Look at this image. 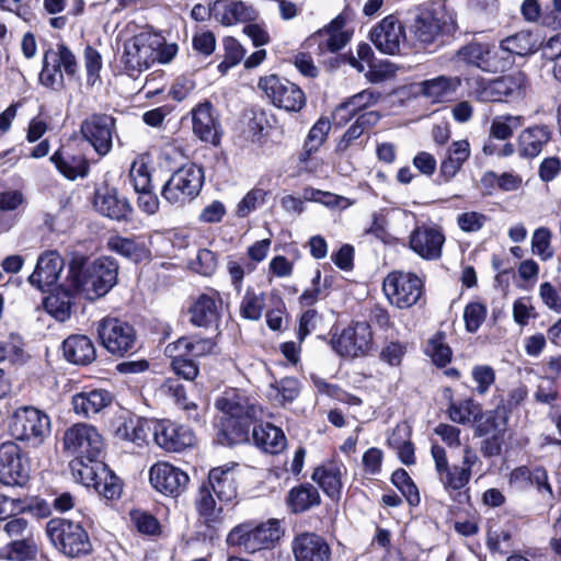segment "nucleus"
Segmentation results:
<instances>
[{"label": "nucleus", "instance_id": "f257e3e1", "mask_svg": "<svg viewBox=\"0 0 561 561\" xmlns=\"http://www.w3.org/2000/svg\"><path fill=\"white\" fill-rule=\"evenodd\" d=\"M176 53L175 44H167L159 34L141 30L124 41L121 64L129 76H134L149 69L157 61L170 62Z\"/></svg>", "mask_w": 561, "mask_h": 561}, {"label": "nucleus", "instance_id": "f03ea898", "mask_svg": "<svg viewBox=\"0 0 561 561\" xmlns=\"http://www.w3.org/2000/svg\"><path fill=\"white\" fill-rule=\"evenodd\" d=\"M216 408L227 415L219 437H226L229 445L247 440L250 424L261 415V409L236 390L225 392Z\"/></svg>", "mask_w": 561, "mask_h": 561}, {"label": "nucleus", "instance_id": "7ed1b4c3", "mask_svg": "<svg viewBox=\"0 0 561 561\" xmlns=\"http://www.w3.org/2000/svg\"><path fill=\"white\" fill-rule=\"evenodd\" d=\"M467 84L468 95L481 103L518 101L525 98L528 89L527 76L522 71L495 79L473 77Z\"/></svg>", "mask_w": 561, "mask_h": 561}, {"label": "nucleus", "instance_id": "20e7f679", "mask_svg": "<svg viewBox=\"0 0 561 561\" xmlns=\"http://www.w3.org/2000/svg\"><path fill=\"white\" fill-rule=\"evenodd\" d=\"M283 534L279 522L276 519H268L256 526L241 524L230 530L227 536V543L238 547L244 552L255 553L274 548Z\"/></svg>", "mask_w": 561, "mask_h": 561}, {"label": "nucleus", "instance_id": "39448f33", "mask_svg": "<svg viewBox=\"0 0 561 561\" xmlns=\"http://www.w3.org/2000/svg\"><path fill=\"white\" fill-rule=\"evenodd\" d=\"M118 264L108 256L95 260L76 279V289L88 300L105 296L117 283Z\"/></svg>", "mask_w": 561, "mask_h": 561}, {"label": "nucleus", "instance_id": "423d86ee", "mask_svg": "<svg viewBox=\"0 0 561 561\" xmlns=\"http://www.w3.org/2000/svg\"><path fill=\"white\" fill-rule=\"evenodd\" d=\"M46 534L55 548L70 558L88 554L92 550L89 535L79 523L54 518L47 523Z\"/></svg>", "mask_w": 561, "mask_h": 561}, {"label": "nucleus", "instance_id": "0eeeda50", "mask_svg": "<svg viewBox=\"0 0 561 561\" xmlns=\"http://www.w3.org/2000/svg\"><path fill=\"white\" fill-rule=\"evenodd\" d=\"M203 184V168L194 163L185 164L165 182L161 196L171 205L182 206L199 194Z\"/></svg>", "mask_w": 561, "mask_h": 561}, {"label": "nucleus", "instance_id": "6e6552de", "mask_svg": "<svg viewBox=\"0 0 561 561\" xmlns=\"http://www.w3.org/2000/svg\"><path fill=\"white\" fill-rule=\"evenodd\" d=\"M9 428L15 439L38 446L50 434V419L36 408L22 407L12 414Z\"/></svg>", "mask_w": 561, "mask_h": 561}, {"label": "nucleus", "instance_id": "1a4fd4ad", "mask_svg": "<svg viewBox=\"0 0 561 561\" xmlns=\"http://www.w3.org/2000/svg\"><path fill=\"white\" fill-rule=\"evenodd\" d=\"M62 448L75 459L95 460L102 455L104 442L95 426L77 423L65 431Z\"/></svg>", "mask_w": 561, "mask_h": 561}, {"label": "nucleus", "instance_id": "9d476101", "mask_svg": "<svg viewBox=\"0 0 561 561\" xmlns=\"http://www.w3.org/2000/svg\"><path fill=\"white\" fill-rule=\"evenodd\" d=\"M96 331L101 345L115 356H124L136 350L137 334L127 321L105 317L98 322Z\"/></svg>", "mask_w": 561, "mask_h": 561}, {"label": "nucleus", "instance_id": "9b49d317", "mask_svg": "<svg viewBox=\"0 0 561 561\" xmlns=\"http://www.w3.org/2000/svg\"><path fill=\"white\" fill-rule=\"evenodd\" d=\"M61 68L68 76H73L78 69L76 56L62 43L57 44L56 49L45 53L43 69L39 73L41 83L53 90H60L64 87Z\"/></svg>", "mask_w": 561, "mask_h": 561}, {"label": "nucleus", "instance_id": "f8f14e48", "mask_svg": "<svg viewBox=\"0 0 561 561\" xmlns=\"http://www.w3.org/2000/svg\"><path fill=\"white\" fill-rule=\"evenodd\" d=\"M454 58L467 66L492 73L503 71L512 64L508 56L500 55L496 46L479 42H471L460 47Z\"/></svg>", "mask_w": 561, "mask_h": 561}, {"label": "nucleus", "instance_id": "ddd939ff", "mask_svg": "<svg viewBox=\"0 0 561 561\" xmlns=\"http://www.w3.org/2000/svg\"><path fill=\"white\" fill-rule=\"evenodd\" d=\"M257 85L275 106L287 112H299L306 104L304 91L285 78L271 75L261 78Z\"/></svg>", "mask_w": 561, "mask_h": 561}, {"label": "nucleus", "instance_id": "4468645a", "mask_svg": "<svg viewBox=\"0 0 561 561\" xmlns=\"http://www.w3.org/2000/svg\"><path fill=\"white\" fill-rule=\"evenodd\" d=\"M422 280L413 273L392 272L388 274L382 289L391 305L404 309L414 306L422 295Z\"/></svg>", "mask_w": 561, "mask_h": 561}, {"label": "nucleus", "instance_id": "2eb2a0df", "mask_svg": "<svg viewBox=\"0 0 561 561\" xmlns=\"http://www.w3.org/2000/svg\"><path fill=\"white\" fill-rule=\"evenodd\" d=\"M80 133L94 151L104 157L113 147V139L116 136V119L108 114L93 113L82 121Z\"/></svg>", "mask_w": 561, "mask_h": 561}, {"label": "nucleus", "instance_id": "dca6fc26", "mask_svg": "<svg viewBox=\"0 0 561 561\" xmlns=\"http://www.w3.org/2000/svg\"><path fill=\"white\" fill-rule=\"evenodd\" d=\"M373 342V332L368 323L356 322L345 328L331 341L333 350L344 357H358L366 354Z\"/></svg>", "mask_w": 561, "mask_h": 561}, {"label": "nucleus", "instance_id": "f3484780", "mask_svg": "<svg viewBox=\"0 0 561 561\" xmlns=\"http://www.w3.org/2000/svg\"><path fill=\"white\" fill-rule=\"evenodd\" d=\"M30 465L20 447L12 442L0 445V482L5 485H23L28 480Z\"/></svg>", "mask_w": 561, "mask_h": 561}, {"label": "nucleus", "instance_id": "a211bd4d", "mask_svg": "<svg viewBox=\"0 0 561 561\" xmlns=\"http://www.w3.org/2000/svg\"><path fill=\"white\" fill-rule=\"evenodd\" d=\"M454 31V23L448 22L444 15L439 16L431 10L421 11L412 25L415 39L424 47L438 43Z\"/></svg>", "mask_w": 561, "mask_h": 561}, {"label": "nucleus", "instance_id": "6ab92c4d", "mask_svg": "<svg viewBox=\"0 0 561 561\" xmlns=\"http://www.w3.org/2000/svg\"><path fill=\"white\" fill-rule=\"evenodd\" d=\"M153 438L157 445L167 451L180 453L193 446L195 435L193 431L182 424L162 420L153 427Z\"/></svg>", "mask_w": 561, "mask_h": 561}, {"label": "nucleus", "instance_id": "aec40b11", "mask_svg": "<svg viewBox=\"0 0 561 561\" xmlns=\"http://www.w3.org/2000/svg\"><path fill=\"white\" fill-rule=\"evenodd\" d=\"M149 480L157 491L178 496L186 489L190 478L186 472L169 462H157L150 468Z\"/></svg>", "mask_w": 561, "mask_h": 561}, {"label": "nucleus", "instance_id": "412c9836", "mask_svg": "<svg viewBox=\"0 0 561 561\" xmlns=\"http://www.w3.org/2000/svg\"><path fill=\"white\" fill-rule=\"evenodd\" d=\"M291 551L295 561H331V547L325 538L312 533L302 531L293 538Z\"/></svg>", "mask_w": 561, "mask_h": 561}, {"label": "nucleus", "instance_id": "4be33fe9", "mask_svg": "<svg viewBox=\"0 0 561 561\" xmlns=\"http://www.w3.org/2000/svg\"><path fill=\"white\" fill-rule=\"evenodd\" d=\"M370 39L379 51L396 55L405 39L404 27L397 16L390 14L373 28Z\"/></svg>", "mask_w": 561, "mask_h": 561}, {"label": "nucleus", "instance_id": "5701e85b", "mask_svg": "<svg viewBox=\"0 0 561 561\" xmlns=\"http://www.w3.org/2000/svg\"><path fill=\"white\" fill-rule=\"evenodd\" d=\"M431 454L435 462L437 478L446 492L453 494V492L467 486L471 477L466 469H461L457 465H449L446 451L442 446L434 444Z\"/></svg>", "mask_w": 561, "mask_h": 561}, {"label": "nucleus", "instance_id": "b1692460", "mask_svg": "<svg viewBox=\"0 0 561 561\" xmlns=\"http://www.w3.org/2000/svg\"><path fill=\"white\" fill-rule=\"evenodd\" d=\"M444 243V233L434 226H419L410 236V248L425 260L439 259Z\"/></svg>", "mask_w": 561, "mask_h": 561}, {"label": "nucleus", "instance_id": "393cba45", "mask_svg": "<svg viewBox=\"0 0 561 561\" xmlns=\"http://www.w3.org/2000/svg\"><path fill=\"white\" fill-rule=\"evenodd\" d=\"M345 19L336 16L327 27L309 37L310 46L317 45L320 54L337 53L351 41L352 33L344 28Z\"/></svg>", "mask_w": 561, "mask_h": 561}, {"label": "nucleus", "instance_id": "a878e982", "mask_svg": "<svg viewBox=\"0 0 561 561\" xmlns=\"http://www.w3.org/2000/svg\"><path fill=\"white\" fill-rule=\"evenodd\" d=\"M64 268V260L56 251L42 253L36 262L34 272L28 276V283L37 289L45 291L59 279Z\"/></svg>", "mask_w": 561, "mask_h": 561}, {"label": "nucleus", "instance_id": "bb28decb", "mask_svg": "<svg viewBox=\"0 0 561 561\" xmlns=\"http://www.w3.org/2000/svg\"><path fill=\"white\" fill-rule=\"evenodd\" d=\"M193 133L202 141L217 146L220 142V123L209 102L197 105L192 111Z\"/></svg>", "mask_w": 561, "mask_h": 561}, {"label": "nucleus", "instance_id": "cd10ccee", "mask_svg": "<svg viewBox=\"0 0 561 561\" xmlns=\"http://www.w3.org/2000/svg\"><path fill=\"white\" fill-rule=\"evenodd\" d=\"M462 80L458 76H437L419 83V92L432 103H445L453 100Z\"/></svg>", "mask_w": 561, "mask_h": 561}, {"label": "nucleus", "instance_id": "c85d7f7f", "mask_svg": "<svg viewBox=\"0 0 561 561\" xmlns=\"http://www.w3.org/2000/svg\"><path fill=\"white\" fill-rule=\"evenodd\" d=\"M113 402V394L101 388L83 390L72 396L73 412L83 417H92Z\"/></svg>", "mask_w": 561, "mask_h": 561}, {"label": "nucleus", "instance_id": "c756f323", "mask_svg": "<svg viewBox=\"0 0 561 561\" xmlns=\"http://www.w3.org/2000/svg\"><path fill=\"white\" fill-rule=\"evenodd\" d=\"M210 14L226 26L253 21L256 18V11L251 5L242 1L228 0L215 1L210 8Z\"/></svg>", "mask_w": 561, "mask_h": 561}, {"label": "nucleus", "instance_id": "7c9ffc66", "mask_svg": "<svg viewBox=\"0 0 561 561\" xmlns=\"http://www.w3.org/2000/svg\"><path fill=\"white\" fill-rule=\"evenodd\" d=\"M221 502H231L238 495L233 467H217L209 471L206 484Z\"/></svg>", "mask_w": 561, "mask_h": 561}, {"label": "nucleus", "instance_id": "2f4dec72", "mask_svg": "<svg viewBox=\"0 0 561 561\" xmlns=\"http://www.w3.org/2000/svg\"><path fill=\"white\" fill-rule=\"evenodd\" d=\"M380 96L381 94L373 89L363 90L337 105L333 113V118L339 125L345 124L360 111H365L367 107L375 105Z\"/></svg>", "mask_w": 561, "mask_h": 561}, {"label": "nucleus", "instance_id": "473e14b6", "mask_svg": "<svg viewBox=\"0 0 561 561\" xmlns=\"http://www.w3.org/2000/svg\"><path fill=\"white\" fill-rule=\"evenodd\" d=\"M65 358L76 365H89L96 357V350L90 337L76 334L67 337L62 343Z\"/></svg>", "mask_w": 561, "mask_h": 561}, {"label": "nucleus", "instance_id": "72a5a7b5", "mask_svg": "<svg viewBox=\"0 0 561 561\" xmlns=\"http://www.w3.org/2000/svg\"><path fill=\"white\" fill-rule=\"evenodd\" d=\"M471 153L470 144L466 139L457 140L446 150V156L439 165V176L445 182H449L461 170L463 163L469 159Z\"/></svg>", "mask_w": 561, "mask_h": 561}, {"label": "nucleus", "instance_id": "f704fd0d", "mask_svg": "<svg viewBox=\"0 0 561 561\" xmlns=\"http://www.w3.org/2000/svg\"><path fill=\"white\" fill-rule=\"evenodd\" d=\"M252 438L260 449L272 455L279 454L286 447V437L283 431L271 423L254 426Z\"/></svg>", "mask_w": 561, "mask_h": 561}, {"label": "nucleus", "instance_id": "c9c22d12", "mask_svg": "<svg viewBox=\"0 0 561 561\" xmlns=\"http://www.w3.org/2000/svg\"><path fill=\"white\" fill-rule=\"evenodd\" d=\"M551 133L547 126L536 125L524 129L519 137V154L524 158H535L549 142Z\"/></svg>", "mask_w": 561, "mask_h": 561}, {"label": "nucleus", "instance_id": "e433bc0d", "mask_svg": "<svg viewBox=\"0 0 561 561\" xmlns=\"http://www.w3.org/2000/svg\"><path fill=\"white\" fill-rule=\"evenodd\" d=\"M50 160L68 180L73 181L88 175L89 163L82 154H73L65 149H60L50 157Z\"/></svg>", "mask_w": 561, "mask_h": 561}, {"label": "nucleus", "instance_id": "4c0bfd02", "mask_svg": "<svg viewBox=\"0 0 561 561\" xmlns=\"http://www.w3.org/2000/svg\"><path fill=\"white\" fill-rule=\"evenodd\" d=\"M540 46L539 36L530 31H520L504 38L500 47V55L526 56L537 51Z\"/></svg>", "mask_w": 561, "mask_h": 561}, {"label": "nucleus", "instance_id": "58836bf2", "mask_svg": "<svg viewBox=\"0 0 561 561\" xmlns=\"http://www.w3.org/2000/svg\"><path fill=\"white\" fill-rule=\"evenodd\" d=\"M213 491L206 483L202 484L195 499V506L201 520L210 529H216L222 522L221 507H217Z\"/></svg>", "mask_w": 561, "mask_h": 561}, {"label": "nucleus", "instance_id": "ea45409f", "mask_svg": "<svg viewBox=\"0 0 561 561\" xmlns=\"http://www.w3.org/2000/svg\"><path fill=\"white\" fill-rule=\"evenodd\" d=\"M341 468L342 466L336 462H329L317 468L312 473V480L316 481L331 499H339L341 495Z\"/></svg>", "mask_w": 561, "mask_h": 561}, {"label": "nucleus", "instance_id": "a19ab883", "mask_svg": "<svg viewBox=\"0 0 561 561\" xmlns=\"http://www.w3.org/2000/svg\"><path fill=\"white\" fill-rule=\"evenodd\" d=\"M147 423L137 417H118L114 435L119 440L130 442L136 446H142L148 437Z\"/></svg>", "mask_w": 561, "mask_h": 561}, {"label": "nucleus", "instance_id": "79ce46f5", "mask_svg": "<svg viewBox=\"0 0 561 561\" xmlns=\"http://www.w3.org/2000/svg\"><path fill=\"white\" fill-rule=\"evenodd\" d=\"M94 206L100 214L115 220L125 219L131 210L125 198L119 199L115 192L110 191L98 193Z\"/></svg>", "mask_w": 561, "mask_h": 561}, {"label": "nucleus", "instance_id": "37998d69", "mask_svg": "<svg viewBox=\"0 0 561 561\" xmlns=\"http://www.w3.org/2000/svg\"><path fill=\"white\" fill-rule=\"evenodd\" d=\"M190 313L194 325L210 327L219 318V306L214 297L203 294L190 308Z\"/></svg>", "mask_w": 561, "mask_h": 561}, {"label": "nucleus", "instance_id": "c03bdc74", "mask_svg": "<svg viewBox=\"0 0 561 561\" xmlns=\"http://www.w3.org/2000/svg\"><path fill=\"white\" fill-rule=\"evenodd\" d=\"M70 468L75 479L87 488H94L102 479L103 470H106L100 458H95V460L73 459L70 462Z\"/></svg>", "mask_w": 561, "mask_h": 561}, {"label": "nucleus", "instance_id": "a18cd8bd", "mask_svg": "<svg viewBox=\"0 0 561 561\" xmlns=\"http://www.w3.org/2000/svg\"><path fill=\"white\" fill-rule=\"evenodd\" d=\"M215 347V343L208 337H188L183 336L174 343H170L165 347V354H174L176 351L187 354L191 357H201L210 354Z\"/></svg>", "mask_w": 561, "mask_h": 561}, {"label": "nucleus", "instance_id": "49530a36", "mask_svg": "<svg viewBox=\"0 0 561 561\" xmlns=\"http://www.w3.org/2000/svg\"><path fill=\"white\" fill-rule=\"evenodd\" d=\"M448 415L453 422L458 424L478 422L483 417L481 405L472 399L450 400Z\"/></svg>", "mask_w": 561, "mask_h": 561}, {"label": "nucleus", "instance_id": "de8ad7c7", "mask_svg": "<svg viewBox=\"0 0 561 561\" xmlns=\"http://www.w3.org/2000/svg\"><path fill=\"white\" fill-rule=\"evenodd\" d=\"M288 505L294 513L308 511L320 502L318 490L311 484L293 488L288 494Z\"/></svg>", "mask_w": 561, "mask_h": 561}, {"label": "nucleus", "instance_id": "09e8293b", "mask_svg": "<svg viewBox=\"0 0 561 561\" xmlns=\"http://www.w3.org/2000/svg\"><path fill=\"white\" fill-rule=\"evenodd\" d=\"M71 306V296L65 289H57L44 299L45 310L60 322L69 319Z\"/></svg>", "mask_w": 561, "mask_h": 561}, {"label": "nucleus", "instance_id": "8fccbe9b", "mask_svg": "<svg viewBox=\"0 0 561 561\" xmlns=\"http://www.w3.org/2000/svg\"><path fill=\"white\" fill-rule=\"evenodd\" d=\"M409 428L405 425L397 426L388 438V444L397 450L400 460L407 465H413L415 462L414 447L409 437Z\"/></svg>", "mask_w": 561, "mask_h": 561}, {"label": "nucleus", "instance_id": "3c124183", "mask_svg": "<svg viewBox=\"0 0 561 561\" xmlns=\"http://www.w3.org/2000/svg\"><path fill=\"white\" fill-rule=\"evenodd\" d=\"M107 244L112 251L135 262L147 259L149 254L144 244L137 243L133 239L124 238L121 236H114L110 238Z\"/></svg>", "mask_w": 561, "mask_h": 561}, {"label": "nucleus", "instance_id": "603ef678", "mask_svg": "<svg viewBox=\"0 0 561 561\" xmlns=\"http://www.w3.org/2000/svg\"><path fill=\"white\" fill-rule=\"evenodd\" d=\"M265 308V296L263 293H256L253 288H248L240 304V314L242 318L256 321L261 318Z\"/></svg>", "mask_w": 561, "mask_h": 561}, {"label": "nucleus", "instance_id": "864d4df0", "mask_svg": "<svg viewBox=\"0 0 561 561\" xmlns=\"http://www.w3.org/2000/svg\"><path fill=\"white\" fill-rule=\"evenodd\" d=\"M299 394V382L296 378L286 377L271 385L270 398L279 404L293 402Z\"/></svg>", "mask_w": 561, "mask_h": 561}, {"label": "nucleus", "instance_id": "5fc2aeb1", "mask_svg": "<svg viewBox=\"0 0 561 561\" xmlns=\"http://www.w3.org/2000/svg\"><path fill=\"white\" fill-rule=\"evenodd\" d=\"M523 125V118L514 115H502L493 118L490 127V137L499 140H507L514 130Z\"/></svg>", "mask_w": 561, "mask_h": 561}, {"label": "nucleus", "instance_id": "6e6d98bb", "mask_svg": "<svg viewBox=\"0 0 561 561\" xmlns=\"http://www.w3.org/2000/svg\"><path fill=\"white\" fill-rule=\"evenodd\" d=\"M160 392L171 398L176 405L185 411L196 409V404L187 400L185 387L178 379H167L161 385Z\"/></svg>", "mask_w": 561, "mask_h": 561}, {"label": "nucleus", "instance_id": "4d7b16f0", "mask_svg": "<svg viewBox=\"0 0 561 561\" xmlns=\"http://www.w3.org/2000/svg\"><path fill=\"white\" fill-rule=\"evenodd\" d=\"M425 352L439 367L446 366L453 356L451 348L445 343V336L442 333H437L428 341Z\"/></svg>", "mask_w": 561, "mask_h": 561}, {"label": "nucleus", "instance_id": "13d9d810", "mask_svg": "<svg viewBox=\"0 0 561 561\" xmlns=\"http://www.w3.org/2000/svg\"><path fill=\"white\" fill-rule=\"evenodd\" d=\"M330 129L331 123L328 118L321 117L317 121V123L311 127L305 141L304 148L307 156L316 152L322 146Z\"/></svg>", "mask_w": 561, "mask_h": 561}, {"label": "nucleus", "instance_id": "bf43d9fd", "mask_svg": "<svg viewBox=\"0 0 561 561\" xmlns=\"http://www.w3.org/2000/svg\"><path fill=\"white\" fill-rule=\"evenodd\" d=\"M172 358L171 367L175 375L185 380H194L198 375V366L187 354L176 351L174 354H167Z\"/></svg>", "mask_w": 561, "mask_h": 561}, {"label": "nucleus", "instance_id": "052dcab7", "mask_svg": "<svg viewBox=\"0 0 561 561\" xmlns=\"http://www.w3.org/2000/svg\"><path fill=\"white\" fill-rule=\"evenodd\" d=\"M531 251L541 261H548L553 256L551 248V232L546 227L537 228L531 237Z\"/></svg>", "mask_w": 561, "mask_h": 561}, {"label": "nucleus", "instance_id": "680f3d73", "mask_svg": "<svg viewBox=\"0 0 561 561\" xmlns=\"http://www.w3.org/2000/svg\"><path fill=\"white\" fill-rule=\"evenodd\" d=\"M267 192L263 188L254 187L250 190L245 196L237 205L236 214L240 218H244L252 211L261 207L266 199Z\"/></svg>", "mask_w": 561, "mask_h": 561}, {"label": "nucleus", "instance_id": "e2e57ef3", "mask_svg": "<svg viewBox=\"0 0 561 561\" xmlns=\"http://www.w3.org/2000/svg\"><path fill=\"white\" fill-rule=\"evenodd\" d=\"M529 486L537 490L543 504L551 505L553 491L548 482V473L543 468L538 467L533 469L531 477L528 480V488Z\"/></svg>", "mask_w": 561, "mask_h": 561}, {"label": "nucleus", "instance_id": "0e129e2a", "mask_svg": "<svg viewBox=\"0 0 561 561\" xmlns=\"http://www.w3.org/2000/svg\"><path fill=\"white\" fill-rule=\"evenodd\" d=\"M23 356V341L20 335L11 334L8 341L0 343V360L15 364L21 362Z\"/></svg>", "mask_w": 561, "mask_h": 561}, {"label": "nucleus", "instance_id": "69168bd1", "mask_svg": "<svg viewBox=\"0 0 561 561\" xmlns=\"http://www.w3.org/2000/svg\"><path fill=\"white\" fill-rule=\"evenodd\" d=\"M93 489L108 500L116 499L122 493L119 479L107 469L103 470L102 479L98 481Z\"/></svg>", "mask_w": 561, "mask_h": 561}, {"label": "nucleus", "instance_id": "338daca9", "mask_svg": "<svg viewBox=\"0 0 561 561\" xmlns=\"http://www.w3.org/2000/svg\"><path fill=\"white\" fill-rule=\"evenodd\" d=\"M9 547L11 554H14L19 560H34L33 557L37 552V543L34 539L33 533L28 536L13 540ZM10 558H13V556H10Z\"/></svg>", "mask_w": 561, "mask_h": 561}, {"label": "nucleus", "instance_id": "774afa93", "mask_svg": "<svg viewBox=\"0 0 561 561\" xmlns=\"http://www.w3.org/2000/svg\"><path fill=\"white\" fill-rule=\"evenodd\" d=\"M486 317V308L480 302H470L463 311V320L466 329L469 332H476L484 322Z\"/></svg>", "mask_w": 561, "mask_h": 561}]
</instances>
